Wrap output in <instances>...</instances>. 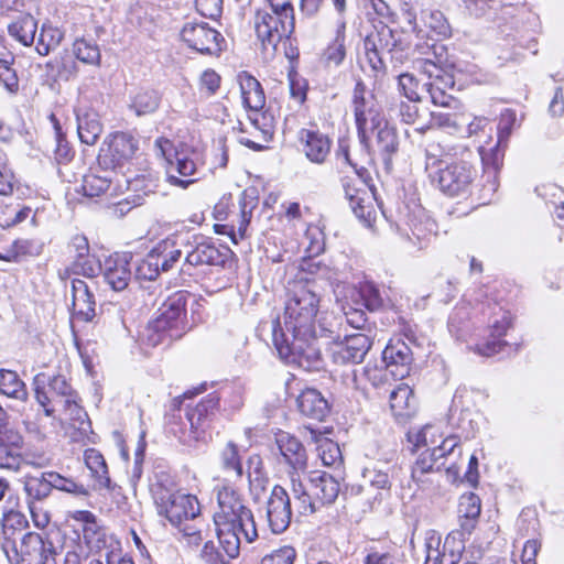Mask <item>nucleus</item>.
I'll list each match as a JSON object with an SVG mask.
<instances>
[{"label": "nucleus", "mask_w": 564, "mask_h": 564, "mask_svg": "<svg viewBox=\"0 0 564 564\" xmlns=\"http://www.w3.org/2000/svg\"><path fill=\"white\" fill-rule=\"evenodd\" d=\"M481 511L480 498L473 494H464L459 498L458 502V520L462 532L458 534L467 533L470 534L476 528Z\"/></svg>", "instance_id": "7c9ffc66"}, {"label": "nucleus", "mask_w": 564, "mask_h": 564, "mask_svg": "<svg viewBox=\"0 0 564 564\" xmlns=\"http://www.w3.org/2000/svg\"><path fill=\"white\" fill-rule=\"evenodd\" d=\"M517 124V116L516 112L511 109H505L500 113L498 127H497V137L498 144L503 145V148L508 147L509 138L512 133L513 128Z\"/></svg>", "instance_id": "052dcab7"}, {"label": "nucleus", "mask_w": 564, "mask_h": 564, "mask_svg": "<svg viewBox=\"0 0 564 564\" xmlns=\"http://www.w3.org/2000/svg\"><path fill=\"white\" fill-rule=\"evenodd\" d=\"M408 441L413 445L414 451L426 448L425 451L431 452L432 447L436 446L443 434L440 427L432 424H426L421 429L410 430L406 434Z\"/></svg>", "instance_id": "a18cd8bd"}, {"label": "nucleus", "mask_w": 564, "mask_h": 564, "mask_svg": "<svg viewBox=\"0 0 564 564\" xmlns=\"http://www.w3.org/2000/svg\"><path fill=\"white\" fill-rule=\"evenodd\" d=\"M382 359L388 371L395 378H404L410 371L412 352L410 347L401 340L390 343L382 351Z\"/></svg>", "instance_id": "393cba45"}, {"label": "nucleus", "mask_w": 564, "mask_h": 564, "mask_svg": "<svg viewBox=\"0 0 564 564\" xmlns=\"http://www.w3.org/2000/svg\"><path fill=\"white\" fill-rule=\"evenodd\" d=\"M300 412L311 419L323 421L329 412L328 402L322 393L313 388H307L297 398Z\"/></svg>", "instance_id": "2f4dec72"}, {"label": "nucleus", "mask_w": 564, "mask_h": 564, "mask_svg": "<svg viewBox=\"0 0 564 564\" xmlns=\"http://www.w3.org/2000/svg\"><path fill=\"white\" fill-rule=\"evenodd\" d=\"M220 464L223 469L236 478L242 477V465L238 447L235 443L228 442L220 453Z\"/></svg>", "instance_id": "603ef678"}, {"label": "nucleus", "mask_w": 564, "mask_h": 564, "mask_svg": "<svg viewBox=\"0 0 564 564\" xmlns=\"http://www.w3.org/2000/svg\"><path fill=\"white\" fill-rule=\"evenodd\" d=\"M510 325V314L507 311H503L502 308L499 307V312L496 314L495 319L489 324V338H487L484 343L477 344L475 347V351L486 357H490L500 352L507 344L502 339V336L506 335Z\"/></svg>", "instance_id": "4be33fe9"}, {"label": "nucleus", "mask_w": 564, "mask_h": 564, "mask_svg": "<svg viewBox=\"0 0 564 564\" xmlns=\"http://www.w3.org/2000/svg\"><path fill=\"white\" fill-rule=\"evenodd\" d=\"M399 45L397 34L387 25H382L365 39V51H382L389 54Z\"/></svg>", "instance_id": "c03bdc74"}, {"label": "nucleus", "mask_w": 564, "mask_h": 564, "mask_svg": "<svg viewBox=\"0 0 564 564\" xmlns=\"http://www.w3.org/2000/svg\"><path fill=\"white\" fill-rule=\"evenodd\" d=\"M0 392L10 398L23 400L26 397L24 382L11 370H0Z\"/></svg>", "instance_id": "09e8293b"}, {"label": "nucleus", "mask_w": 564, "mask_h": 564, "mask_svg": "<svg viewBox=\"0 0 564 564\" xmlns=\"http://www.w3.org/2000/svg\"><path fill=\"white\" fill-rule=\"evenodd\" d=\"M352 111L358 137L361 143L370 140V132L386 118L382 108L373 94L366 90V86L358 82L352 95Z\"/></svg>", "instance_id": "9b49d317"}, {"label": "nucleus", "mask_w": 564, "mask_h": 564, "mask_svg": "<svg viewBox=\"0 0 564 564\" xmlns=\"http://www.w3.org/2000/svg\"><path fill=\"white\" fill-rule=\"evenodd\" d=\"M176 172L183 177H189L197 172V163L195 160L185 152L175 151L174 159L167 165V181L170 184L186 188L189 184L194 183L193 178H181L174 174Z\"/></svg>", "instance_id": "c85d7f7f"}, {"label": "nucleus", "mask_w": 564, "mask_h": 564, "mask_svg": "<svg viewBox=\"0 0 564 564\" xmlns=\"http://www.w3.org/2000/svg\"><path fill=\"white\" fill-rule=\"evenodd\" d=\"M182 40L188 47L200 54L217 55L223 51L225 39L207 23H186L181 31Z\"/></svg>", "instance_id": "2eb2a0df"}, {"label": "nucleus", "mask_w": 564, "mask_h": 564, "mask_svg": "<svg viewBox=\"0 0 564 564\" xmlns=\"http://www.w3.org/2000/svg\"><path fill=\"white\" fill-rule=\"evenodd\" d=\"M419 101L409 99L400 101L391 111L401 122L416 126L415 130L423 133L430 129V126L427 124V113L420 109Z\"/></svg>", "instance_id": "e433bc0d"}, {"label": "nucleus", "mask_w": 564, "mask_h": 564, "mask_svg": "<svg viewBox=\"0 0 564 564\" xmlns=\"http://www.w3.org/2000/svg\"><path fill=\"white\" fill-rule=\"evenodd\" d=\"M299 141L306 159L315 164H323L332 148L330 139L318 130L301 129Z\"/></svg>", "instance_id": "5701e85b"}, {"label": "nucleus", "mask_w": 564, "mask_h": 564, "mask_svg": "<svg viewBox=\"0 0 564 564\" xmlns=\"http://www.w3.org/2000/svg\"><path fill=\"white\" fill-rule=\"evenodd\" d=\"M275 445L283 462L292 469L290 477H300V471H304L307 468L306 451L302 443L290 433L279 431L275 434Z\"/></svg>", "instance_id": "f3484780"}, {"label": "nucleus", "mask_w": 564, "mask_h": 564, "mask_svg": "<svg viewBox=\"0 0 564 564\" xmlns=\"http://www.w3.org/2000/svg\"><path fill=\"white\" fill-rule=\"evenodd\" d=\"M308 488L300 477L291 476V492L295 507L301 514L316 512L321 507L333 505L340 492V484L336 477L319 470L308 475Z\"/></svg>", "instance_id": "39448f33"}, {"label": "nucleus", "mask_w": 564, "mask_h": 564, "mask_svg": "<svg viewBox=\"0 0 564 564\" xmlns=\"http://www.w3.org/2000/svg\"><path fill=\"white\" fill-rule=\"evenodd\" d=\"M319 300L311 290L302 286L285 304L284 328L278 317L271 322L272 341L282 360L305 370L317 369L321 350L317 346L315 317Z\"/></svg>", "instance_id": "f257e3e1"}, {"label": "nucleus", "mask_w": 564, "mask_h": 564, "mask_svg": "<svg viewBox=\"0 0 564 564\" xmlns=\"http://www.w3.org/2000/svg\"><path fill=\"white\" fill-rule=\"evenodd\" d=\"M36 29L37 22L31 14H24L9 25L10 34L26 46L34 42Z\"/></svg>", "instance_id": "de8ad7c7"}, {"label": "nucleus", "mask_w": 564, "mask_h": 564, "mask_svg": "<svg viewBox=\"0 0 564 564\" xmlns=\"http://www.w3.org/2000/svg\"><path fill=\"white\" fill-rule=\"evenodd\" d=\"M409 227L411 229L412 236L417 240H425L427 237L435 231L436 225L424 215L423 210L419 209L417 215H414L410 221Z\"/></svg>", "instance_id": "13d9d810"}, {"label": "nucleus", "mask_w": 564, "mask_h": 564, "mask_svg": "<svg viewBox=\"0 0 564 564\" xmlns=\"http://www.w3.org/2000/svg\"><path fill=\"white\" fill-rule=\"evenodd\" d=\"M23 437L14 430L0 429V468L18 470L23 462Z\"/></svg>", "instance_id": "b1692460"}, {"label": "nucleus", "mask_w": 564, "mask_h": 564, "mask_svg": "<svg viewBox=\"0 0 564 564\" xmlns=\"http://www.w3.org/2000/svg\"><path fill=\"white\" fill-rule=\"evenodd\" d=\"M505 150L506 148H503V145H499L498 142L490 149L479 145V154L485 167V173L488 177V185H485L484 189H488L491 193H495L498 188L497 174L502 165Z\"/></svg>", "instance_id": "f704fd0d"}, {"label": "nucleus", "mask_w": 564, "mask_h": 564, "mask_svg": "<svg viewBox=\"0 0 564 564\" xmlns=\"http://www.w3.org/2000/svg\"><path fill=\"white\" fill-rule=\"evenodd\" d=\"M33 388L36 402L48 417H55L56 404L76 397V392L63 375L50 377L43 372L37 373L33 379Z\"/></svg>", "instance_id": "f8f14e48"}, {"label": "nucleus", "mask_w": 564, "mask_h": 564, "mask_svg": "<svg viewBox=\"0 0 564 564\" xmlns=\"http://www.w3.org/2000/svg\"><path fill=\"white\" fill-rule=\"evenodd\" d=\"M296 558V551L291 545H283L267 554L260 564H293Z\"/></svg>", "instance_id": "774afa93"}, {"label": "nucleus", "mask_w": 564, "mask_h": 564, "mask_svg": "<svg viewBox=\"0 0 564 564\" xmlns=\"http://www.w3.org/2000/svg\"><path fill=\"white\" fill-rule=\"evenodd\" d=\"M158 513L165 517L177 528L191 544L202 541L200 505L196 496L172 490L163 482H155L151 488Z\"/></svg>", "instance_id": "7ed1b4c3"}, {"label": "nucleus", "mask_w": 564, "mask_h": 564, "mask_svg": "<svg viewBox=\"0 0 564 564\" xmlns=\"http://www.w3.org/2000/svg\"><path fill=\"white\" fill-rule=\"evenodd\" d=\"M75 113L79 140L87 145H94L102 132L98 113L82 106L75 109Z\"/></svg>", "instance_id": "cd10ccee"}, {"label": "nucleus", "mask_w": 564, "mask_h": 564, "mask_svg": "<svg viewBox=\"0 0 564 564\" xmlns=\"http://www.w3.org/2000/svg\"><path fill=\"white\" fill-rule=\"evenodd\" d=\"M391 467L386 465L384 468L381 464L375 463L371 466H367L362 471V478L365 482H368L371 487L389 490L391 486L390 471Z\"/></svg>", "instance_id": "3c124183"}, {"label": "nucleus", "mask_w": 564, "mask_h": 564, "mask_svg": "<svg viewBox=\"0 0 564 564\" xmlns=\"http://www.w3.org/2000/svg\"><path fill=\"white\" fill-rule=\"evenodd\" d=\"M74 53L83 63L98 65L100 63L99 47L85 39L77 40L74 43Z\"/></svg>", "instance_id": "bf43d9fd"}, {"label": "nucleus", "mask_w": 564, "mask_h": 564, "mask_svg": "<svg viewBox=\"0 0 564 564\" xmlns=\"http://www.w3.org/2000/svg\"><path fill=\"white\" fill-rule=\"evenodd\" d=\"M289 86L291 98L299 105H303L307 96V80L300 76L296 72L291 70L289 73Z\"/></svg>", "instance_id": "338daca9"}, {"label": "nucleus", "mask_w": 564, "mask_h": 564, "mask_svg": "<svg viewBox=\"0 0 564 564\" xmlns=\"http://www.w3.org/2000/svg\"><path fill=\"white\" fill-rule=\"evenodd\" d=\"M370 338L361 333L346 336L343 340L335 343L333 347V359L337 364L361 362L371 348Z\"/></svg>", "instance_id": "6ab92c4d"}, {"label": "nucleus", "mask_w": 564, "mask_h": 564, "mask_svg": "<svg viewBox=\"0 0 564 564\" xmlns=\"http://www.w3.org/2000/svg\"><path fill=\"white\" fill-rule=\"evenodd\" d=\"M413 68L426 76L427 80L422 84V89L429 93L431 101L435 106L454 110L459 108V101L446 93L447 88H453L454 78L437 65V62L430 58H415Z\"/></svg>", "instance_id": "1a4fd4ad"}, {"label": "nucleus", "mask_w": 564, "mask_h": 564, "mask_svg": "<svg viewBox=\"0 0 564 564\" xmlns=\"http://www.w3.org/2000/svg\"><path fill=\"white\" fill-rule=\"evenodd\" d=\"M217 500L218 510L214 513L217 536L226 554L235 558L240 553L241 538L247 543L258 538L253 513L234 488L223 487Z\"/></svg>", "instance_id": "f03ea898"}, {"label": "nucleus", "mask_w": 564, "mask_h": 564, "mask_svg": "<svg viewBox=\"0 0 564 564\" xmlns=\"http://www.w3.org/2000/svg\"><path fill=\"white\" fill-rule=\"evenodd\" d=\"M139 149V141L126 132H115L102 143L97 158L101 167L116 171L129 162Z\"/></svg>", "instance_id": "ddd939ff"}, {"label": "nucleus", "mask_w": 564, "mask_h": 564, "mask_svg": "<svg viewBox=\"0 0 564 564\" xmlns=\"http://www.w3.org/2000/svg\"><path fill=\"white\" fill-rule=\"evenodd\" d=\"M265 517L268 525L274 534L284 532L291 523V499L288 491L280 485L272 488L267 499Z\"/></svg>", "instance_id": "dca6fc26"}, {"label": "nucleus", "mask_w": 564, "mask_h": 564, "mask_svg": "<svg viewBox=\"0 0 564 564\" xmlns=\"http://www.w3.org/2000/svg\"><path fill=\"white\" fill-rule=\"evenodd\" d=\"M367 148H373L383 155L390 156L398 149V135L394 127L387 119L376 126L370 132V140L364 143Z\"/></svg>", "instance_id": "473e14b6"}, {"label": "nucleus", "mask_w": 564, "mask_h": 564, "mask_svg": "<svg viewBox=\"0 0 564 564\" xmlns=\"http://www.w3.org/2000/svg\"><path fill=\"white\" fill-rule=\"evenodd\" d=\"M72 518L83 523L84 539L91 542L99 530L95 514L88 510H77L72 513Z\"/></svg>", "instance_id": "e2e57ef3"}, {"label": "nucleus", "mask_w": 564, "mask_h": 564, "mask_svg": "<svg viewBox=\"0 0 564 564\" xmlns=\"http://www.w3.org/2000/svg\"><path fill=\"white\" fill-rule=\"evenodd\" d=\"M187 295L176 292L159 308V315L147 327V340L156 346L180 337L185 329Z\"/></svg>", "instance_id": "6e6552de"}, {"label": "nucleus", "mask_w": 564, "mask_h": 564, "mask_svg": "<svg viewBox=\"0 0 564 564\" xmlns=\"http://www.w3.org/2000/svg\"><path fill=\"white\" fill-rule=\"evenodd\" d=\"M356 291L362 305L370 312H376L387 305V294L379 285L370 280H364L356 285Z\"/></svg>", "instance_id": "79ce46f5"}, {"label": "nucleus", "mask_w": 564, "mask_h": 564, "mask_svg": "<svg viewBox=\"0 0 564 564\" xmlns=\"http://www.w3.org/2000/svg\"><path fill=\"white\" fill-rule=\"evenodd\" d=\"M444 467L445 463H440V458L432 455V451H424L416 458L411 470V477L414 482L425 488L434 482V476Z\"/></svg>", "instance_id": "bb28decb"}, {"label": "nucleus", "mask_w": 564, "mask_h": 564, "mask_svg": "<svg viewBox=\"0 0 564 564\" xmlns=\"http://www.w3.org/2000/svg\"><path fill=\"white\" fill-rule=\"evenodd\" d=\"M85 464L91 471L93 476L98 480L99 485L105 488L110 487V478L104 456L95 448H88L84 453Z\"/></svg>", "instance_id": "49530a36"}, {"label": "nucleus", "mask_w": 564, "mask_h": 564, "mask_svg": "<svg viewBox=\"0 0 564 564\" xmlns=\"http://www.w3.org/2000/svg\"><path fill=\"white\" fill-rule=\"evenodd\" d=\"M102 268L104 263L101 264L96 257L90 254L74 260V270L87 278H95L100 272L102 273Z\"/></svg>", "instance_id": "0e129e2a"}, {"label": "nucleus", "mask_w": 564, "mask_h": 564, "mask_svg": "<svg viewBox=\"0 0 564 564\" xmlns=\"http://www.w3.org/2000/svg\"><path fill=\"white\" fill-rule=\"evenodd\" d=\"M421 20L423 21L424 25L437 36L447 37L451 35V26L441 11L423 10Z\"/></svg>", "instance_id": "864d4df0"}, {"label": "nucleus", "mask_w": 564, "mask_h": 564, "mask_svg": "<svg viewBox=\"0 0 564 564\" xmlns=\"http://www.w3.org/2000/svg\"><path fill=\"white\" fill-rule=\"evenodd\" d=\"M416 399L413 390L405 383H400L390 393V408L400 422H405L416 412Z\"/></svg>", "instance_id": "c756f323"}, {"label": "nucleus", "mask_w": 564, "mask_h": 564, "mask_svg": "<svg viewBox=\"0 0 564 564\" xmlns=\"http://www.w3.org/2000/svg\"><path fill=\"white\" fill-rule=\"evenodd\" d=\"M160 104L161 96L156 90L141 88L130 97L129 109L141 117L155 112Z\"/></svg>", "instance_id": "37998d69"}, {"label": "nucleus", "mask_w": 564, "mask_h": 564, "mask_svg": "<svg viewBox=\"0 0 564 564\" xmlns=\"http://www.w3.org/2000/svg\"><path fill=\"white\" fill-rule=\"evenodd\" d=\"M305 436L317 445V456L324 466L332 467L341 464V452L337 443L323 437L317 430L310 426H305Z\"/></svg>", "instance_id": "72a5a7b5"}, {"label": "nucleus", "mask_w": 564, "mask_h": 564, "mask_svg": "<svg viewBox=\"0 0 564 564\" xmlns=\"http://www.w3.org/2000/svg\"><path fill=\"white\" fill-rule=\"evenodd\" d=\"M160 259L155 256L153 249L138 263L135 276L139 280H155L161 271Z\"/></svg>", "instance_id": "4d7b16f0"}, {"label": "nucleus", "mask_w": 564, "mask_h": 564, "mask_svg": "<svg viewBox=\"0 0 564 564\" xmlns=\"http://www.w3.org/2000/svg\"><path fill=\"white\" fill-rule=\"evenodd\" d=\"M131 257L128 253H115L104 261L102 276L113 291L124 290L131 280Z\"/></svg>", "instance_id": "412c9836"}, {"label": "nucleus", "mask_w": 564, "mask_h": 564, "mask_svg": "<svg viewBox=\"0 0 564 564\" xmlns=\"http://www.w3.org/2000/svg\"><path fill=\"white\" fill-rule=\"evenodd\" d=\"M398 88L399 91L409 100H421L420 96V83L419 80L409 73H404L398 76Z\"/></svg>", "instance_id": "69168bd1"}, {"label": "nucleus", "mask_w": 564, "mask_h": 564, "mask_svg": "<svg viewBox=\"0 0 564 564\" xmlns=\"http://www.w3.org/2000/svg\"><path fill=\"white\" fill-rule=\"evenodd\" d=\"M58 547L50 540L36 532L25 533L21 540L20 549H15L11 562H28L29 564H56Z\"/></svg>", "instance_id": "4468645a"}, {"label": "nucleus", "mask_w": 564, "mask_h": 564, "mask_svg": "<svg viewBox=\"0 0 564 564\" xmlns=\"http://www.w3.org/2000/svg\"><path fill=\"white\" fill-rule=\"evenodd\" d=\"M254 28L262 51L273 55L283 37H289L294 30V11L291 2H267L257 10Z\"/></svg>", "instance_id": "423d86ee"}, {"label": "nucleus", "mask_w": 564, "mask_h": 564, "mask_svg": "<svg viewBox=\"0 0 564 564\" xmlns=\"http://www.w3.org/2000/svg\"><path fill=\"white\" fill-rule=\"evenodd\" d=\"M242 101L247 109L258 112L264 107L265 96L260 83L251 75L239 76Z\"/></svg>", "instance_id": "4c0bfd02"}, {"label": "nucleus", "mask_w": 564, "mask_h": 564, "mask_svg": "<svg viewBox=\"0 0 564 564\" xmlns=\"http://www.w3.org/2000/svg\"><path fill=\"white\" fill-rule=\"evenodd\" d=\"M182 247L185 252L182 272H188L192 267L224 265L230 252L228 248L198 235L182 236Z\"/></svg>", "instance_id": "9d476101"}, {"label": "nucleus", "mask_w": 564, "mask_h": 564, "mask_svg": "<svg viewBox=\"0 0 564 564\" xmlns=\"http://www.w3.org/2000/svg\"><path fill=\"white\" fill-rule=\"evenodd\" d=\"M72 304L74 315L84 322L95 317V299L88 284L80 279L72 281Z\"/></svg>", "instance_id": "a878e982"}, {"label": "nucleus", "mask_w": 564, "mask_h": 564, "mask_svg": "<svg viewBox=\"0 0 564 564\" xmlns=\"http://www.w3.org/2000/svg\"><path fill=\"white\" fill-rule=\"evenodd\" d=\"M466 121L464 113L438 110L429 113L427 124L430 128L436 127L449 134H463Z\"/></svg>", "instance_id": "ea45409f"}, {"label": "nucleus", "mask_w": 564, "mask_h": 564, "mask_svg": "<svg viewBox=\"0 0 564 564\" xmlns=\"http://www.w3.org/2000/svg\"><path fill=\"white\" fill-rule=\"evenodd\" d=\"M64 33L56 26L43 24L36 42V51L45 56L55 50L62 42Z\"/></svg>", "instance_id": "8fccbe9b"}, {"label": "nucleus", "mask_w": 564, "mask_h": 564, "mask_svg": "<svg viewBox=\"0 0 564 564\" xmlns=\"http://www.w3.org/2000/svg\"><path fill=\"white\" fill-rule=\"evenodd\" d=\"M52 489V485L48 484V473L43 474L41 478H31L24 485V490L28 494V501H37L42 503Z\"/></svg>", "instance_id": "5fc2aeb1"}, {"label": "nucleus", "mask_w": 564, "mask_h": 564, "mask_svg": "<svg viewBox=\"0 0 564 564\" xmlns=\"http://www.w3.org/2000/svg\"><path fill=\"white\" fill-rule=\"evenodd\" d=\"M456 534L458 532H452L449 533L444 542L443 551H441V535L434 531L430 530L425 533L424 539V549H425V562L424 564H442L443 556L445 552L448 550V547L452 546V544L456 543Z\"/></svg>", "instance_id": "a19ab883"}, {"label": "nucleus", "mask_w": 564, "mask_h": 564, "mask_svg": "<svg viewBox=\"0 0 564 564\" xmlns=\"http://www.w3.org/2000/svg\"><path fill=\"white\" fill-rule=\"evenodd\" d=\"M183 248L182 236L176 240H163L153 248L155 256L160 259L159 264L162 272L170 271L182 258L185 259Z\"/></svg>", "instance_id": "58836bf2"}, {"label": "nucleus", "mask_w": 564, "mask_h": 564, "mask_svg": "<svg viewBox=\"0 0 564 564\" xmlns=\"http://www.w3.org/2000/svg\"><path fill=\"white\" fill-rule=\"evenodd\" d=\"M387 371L388 369L386 367L383 368L377 364L368 362L360 369H354L350 379L355 389L366 391L368 384L373 388L383 384L387 379Z\"/></svg>", "instance_id": "c9c22d12"}, {"label": "nucleus", "mask_w": 564, "mask_h": 564, "mask_svg": "<svg viewBox=\"0 0 564 564\" xmlns=\"http://www.w3.org/2000/svg\"><path fill=\"white\" fill-rule=\"evenodd\" d=\"M48 484L52 485V488L72 494L76 497H87L89 495L88 489L83 484H78L57 473H48Z\"/></svg>", "instance_id": "6e6d98bb"}, {"label": "nucleus", "mask_w": 564, "mask_h": 564, "mask_svg": "<svg viewBox=\"0 0 564 564\" xmlns=\"http://www.w3.org/2000/svg\"><path fill=\"white\" fill-rule=\"evenodd\" d=\"M425 172L431 183L448 197L469 195L478 175L466 160L446 162L430 153H426Z\"/></svg>", "instance_id": "20e7f679"}, {"label": "nucleus", "mask_w": 564, "mask_h": 564, "mask_svg": "<svg viewBox=\"0 0 564 564\" xmlns=\"http://www.w3.org/2000/svg\"><path fill=\"white\" fill-rule=\"evenodd\" d=\"M343 187L356 217L370 225L375 210L366 184L359 177H344Z\"/></svg>", "instance_id": "a211bd4d"}, {"label": "nucleus", "mask_w": 564, "mask_h": 564, "mask_svg": "<svg viewBox=\"0 0 564 564\" xmlns=\"http://www.w3.org/2000/svg\"><path fill=\"white\" fill-rule=\"evenodd\" d=\"M415 51L420 55L419 58H430L433 62H437L440 66H442L443 62L446 59V47L436 42L417 43Z\"/></svg>", "instance_id": "680f3d73"}, {"label": "nucleus", "mask_w": 564, "mask_h": 564, "mask_svg": "<svg viewBox=\"0 0 564 564\" xmlns=\"http://www.w3.org/2000/svg\"><path fill=\"white\" fill-rule=\"evenodd\" d=\"M116 177V171L109 167H101L97 162V166L91 167L83 177V194L87 197H98L108 192L116 194L119 187Z\"/></svg>", "instance_id": "aec40b11"}, {"label": "nucleus", "mask_w": 564, "mask_h": 564, "mask_svg": "<svg viewBox=\"0 0 564 564\" xmlns=\"http://www.w3.org/2000/svg\"><path fill=\"white\" fill-rule=\"evenodd\" d=\"M221 400L224 401L225 411H236L240 409L243 404L241 388L225 387L219 392L209 393L194 408L186 411V420L189 423V437L192 441L198 442L206 440L213 416L219 409Z\"/></svg>", "instance_id": "0eeeda50"}]
</instances>
